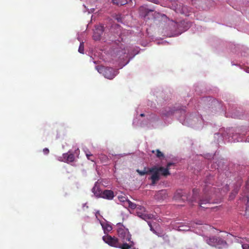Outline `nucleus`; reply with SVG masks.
<instances>
[{"instance_id": "nucleus-31", "label": "nucleus", "mask_w": 249, "mask_h": 249, "mask_svg": "<svg viewBox=\"0 0 249 249\" xmlns=\"http://www.w3.org/2000/svg\"><path fill=\"white\" fill-rule=\"evenodd\" d=\"M189 230V229H180V230H183V231H188Z\"/></svg>"}, {"instance_id": "nucleus-17", "label": "nucleus", "mask_w": 249, "mask_h": 249, "mask_svg": "<svg viewBox=\"0 0 249 249\" xmlns=\"http://www.w3.org/2000/svg\"><path fill=\"white\" fill-rule=\"evenodd\" d=\"M174 113V110L170 108H166L164 111H162V114L165 116H169Z\"/></svg>"}, {"instance_id": "nucleus-10", "label": "nucleus", "mask_w": 249, "mask_h": 249, "mask_svg": "<svg viewBox=\"0 0 249 249\" xmlns=\"http://www.w3.org/2000/svg\"><path fill=\"white\" fill-rule=\"evenodd\" d=\"M75 157L73 154L70 152L63 154L62 157H60L58 160L67 163L73 162L74 160Z\"/></svg>"}, {"instance_id": "nucleus-33", "label": "nucleus", "mask_w": 249, "mask_h": 249, "mask_svg": "<svg viewBox=\"0 0 249 249\" xmlns=\"http://www.w3.org/2000/svg\"><path fill=\"white\" fill-rule=\"evenodd\" d=\"M138 211H139L140 212L143 213V212H142V211H141V210H138Z\"/></svg>"}, {"instance_id": "nucleus-6", "label": "nucleus", "mask_w": 249, "mask_h": 249, "mask_svg": "<svg viewBox=\"0 0 249 249\" xmlns=\"http://www.w3.org/2000/svg\"><path fill=\"white\" fill-rule=\"evenodd\" d=\"M103 241L110 246L118 248L119 247V242L118 239L115 237H112L108 234L103 236L102 237Z\"/></svg>"}, {"instance_id": "nucleus-22", "label": "nucleus", "mask_w": 249, "mask_h": 249, "mask_svg": "<svg viewBox=\"0 0 249 249\" xmlns=\"http://www.w3.org/2000/svg\"><path fill=\"white\" fill-rule=\"evenodd\" d=\"M78 52L81 53H82V54L84 53V45L83 42L80 43L79 48H78Z\"/></svg>"}, {"instance_id": "nucleus-34", "label": "nucleus", "mask_w": 249, "mask_h": 249, "mask_svg": "<svg viewBox=\"0 0 249 249\" xmlns=\"http://www.w3.org/2000/svg\"><path fill=\"white\" fill-rule=\"evenodd\" d=\"M152 152V153H154L155 152V151L153 150Z\"/></svg>"}, {"instance_id": "nucleus-1", "label": "nucleus", "mask_w": 249, "mask_h": 249, "mask_svg": "<svg viewBox=\"0 0 249 249\" xmlns=\"http://www.w3.org/2000/svg\"><path fill=\"white\" fill-rule=\"evenodd\" d=\"M151 172H154V174H152L150 179L152 181V184H155L160 179V172H161V175L166 177L170 175L169 170L163 167H158L156 166L152 167V169L150 171Z\"/></svg>"}, {"instance_id": "nucleus-4", "label": "nucleus", "mask_w": 249, "mask_h": 249, "mask_svg": "<svg viewBox=\"0 0 249 249\" xmlns=\"http://www.w3.org/2000/svg\"><path fill=\"white\" fill-rule=\"evenodd\" d=\"M118 234L119 237L123 240V241H130L131 235L130 234L128 230L123 226H121L118 229Z\"/></svg>"}, {"instance_id": "nucleus-26", "label": "nucleus", "mask_w": 249, "mask_h": 249, "mask_svg": "<svg viewBox=\"0 0 249 249\" xmlns=\"http://www.w3.org/2000/svg\"><path fill=\"white\" fill-rule=\"evenodd\" d=\"M148 223V225H149V226L150 227V230L153 232V233L156 234L157 235H159L158 233L156 232V231L153 229L152 226V224L150 222H147Z\"/></svg>"}, {"instance_id": "nucleus-7", "label": "nucleus", "mask_w": 249, "mask_h": 249, "mask_svg": "<svg viewBox=\"0 0 249 249\" xmlns=\"http://www.w3.org/2000/svg\"><path fill=\"white\" fill-rule=\"evenodd\" d=\"M138 210H141L143 213L137 211L136 212L137 215L147 222H148V220L152 219L154 217L153 214L146 213L145 208L143 206H139L138 207Z\"/></svg>"}, {"instance_id": "nucleus-35", "label": "nucleus", "mask_w": 249, "mask_h": 249, "mask_svg": "<svg viewBox=\"0 0 249 249\" xmlns=\"http://www.w3.org/2000/svg\"><path fill=\"white\" fill-rule=\"evenodd\" d=\"M125 0L128 1V0Z\"/></svg>"}, {"instance_id": "nucleus-28", "label": "nucleus", "mask_w": 249, "mask_h": 249, "mask_svg": "<svg viewBox=\"0 0 249 249\" xmlns=\"http://www.w3.org/2000/svg\"><path fill=\"white\" fill-rule=\"evenodd\" d=\"M43 152L45 155H48L49 153V150L47 148H45L43 150Z\"/></svg>"}, {"instance_id": "nucleus-21", "label": "nucleus", "mask_w": 249, "mask_h": 249, "mask_svg": "<svg viewBox=\"0 0 249 249\" xmlns=\"http://www.w3.org/2000/svg\"><path fill=\"white\" fill-rule=\"evenodd\" d=\"M104 231V232L107 233V232L111 231L112 229V227L109 224H107L105 226L103 227Z\"/></svg>"}, {"instance_id": "nucleus-32", "label": "nucleus", "mask_w": 249, "mask_h": 249, "mask_svg": "<svg viewBox=\"0 0 249 249\" xmlns=\"http://www.w3.org/2000/svg\"><path fill=\"white\" fill-rule=\"evenodd\" d=\"M140 116H141V117H143V116H144V114H143V113H142V114H141Z\"/></svg>"}, {"instance_id": "nucleus-19", "label": "nucleus", "mask_w": 249, "mask_h": 249, "mask_svg": "<svg viewBox=\"0 0 249 249\" xmlns=\"http://www.w3.org/2000/svg\"><path fill=\"white\" fill-rule=\"evenodd\" d=\"M112 3L118 6H122L127 3V1L125 0H112Z\"/></svg>"}, {"instance_id": "nucleus-13", "label": "nucleus", "mask_w": 249, "mask_h": 249, "mask_svg": "<svg viewBox=\"0 0 249 249\" xmlns=\"http://www.w3.org/2000/svg\"><path fill=\"white\" fill-rule=\"evenodd\" d=\"M92 192L97 197H100L103 191L100 189L99 184L96 182L92 189Z\"/></svg>"}, {"instance_id": "nucleus-23", "label": "nucleus", "mask_w": 249, "mask_h": 249, "mask_svg": "<svg viewBox=\"0 0 249 249\" xmlns=\"http://www.w3.org/2000/svg\"><path fill=\"white\" fill-rule=\"evenodd\" d=\"M156 156L157 158L161 159V158H164L163 154L160 152L159 149L156 150Z\"/></svg>"}, {"instance_id": "nucleus-9", "label": "nucleus", "mask_w": 249, "mask_h": 249, "mask_svg": "<svg viewBox=\"0 0 249 249\" xmlns=\"http://www.w3.org/2000/svg\"><path fill=\"white\" fill-rule=\"evenodd\" d=\"M104 26L102 25L96 26L94 30L93 38L95 40L100 39L102 35L104 32Z\"/></svg>"}, {"instance_id": "nucleus-16", "label": "nucleus", "mask_w": 249, "mask_h": 249, "mask_svg": "<svg viewBox=\"0 0 249 249\" xmlns=\"http://www.w3.org/2000/svg\"><path fill=\"white\" fill-rule=\"evenodd\" d=\"M125 203L127 204L128 207L131 209H136V212L138 211V207L139 205H137L135 203L131 202L129 200H126Z\"/></svg>"}, {"instance_id": "nucleus-18", "label": "nucleus", "mask_w": 249, "mask_h": 249, "mask_svg": "<svg viewBox=\"0 0 249 249\" xmlns=\"http://www.w3.org/2000/svg\"><path fill=\"white\" fill-rule=\"evenodd\" d=\"M98 158L102 163L106 164H107L108 163L109 159L107 156H106V155L101 154L99 156Z\"/></svg>"}, {"instance_id": "nucleus-15", "label": "nucleus", "mask_w": 249, "mask_h": 249, "mask_svg": "<svg viewBox=\"0 0 249 249\" xmlns=\"http://www.w3.org/2000/svg\"><path fill=\"white\" fill-rule=\"evenodd\" d=\"M152 169V168H148L144 167V169L142 171H141L139 169L137 170V172L139 173V174L141 176H143L144 175H147L149 174H154V172H151V170Z\"/></svg>"}, {"instance_id": "nucleus-2", "label": "nucleus", "mask_w": 249, "mask_h": 249, "mask_svg": "<svg viewBox=\"0 0 249 249\" xmlns=\"http://www.w3.org/2000/svg\"><path fill=\"white\" fill-rule=\"evenodd\" d=\"M213 188H212L209 187L207 184L205 185V187L204 188V197L200 199L199 205L200 207L207 209L209 207L207 206H203L202 205H206L207 204L210 203V199L211 198V196L210 195L212 192H213L214 190Z\"/></svg>"}, {"instance_id": "nucleus-27", "label": "nucleus", "mask_w": 249, "mask_h": 249, "mask_svg": "<svg viewBox=\"0 0 249 249\" xmlns=\"http://www.w3.org/2000/svg\"><path fill=\"white\" fill-rule=\"evenodd\" d=\"M248 198V201L247 203V207L246 209V214H249V197L247 196Z\"/></svg>"}, {"instance_id": "nucleus-14", "label": "nucleus", "mask_w": 249, "mask_h": 249, "mask_svg": "<svg viewBox=\"0 0 249 249\" xmlns=\"http://www.w3.org/2000/svg\"><path fill=\"white\" fill-rule=\"evenodd\" d=\"M129 243L127 244L126 243H123V244H121L119 242V247H118L117 248H120L121 249H130L134 245V243L133 241L130 240V241H128Z\"/></svg>"}, {"instance_id": "nucleus-3", "label": "nucleus", "mask_w": 249, "mask_h": 249, "mask_svg": "<svg viewBox=\"0 0 249 249\" xmlns=\"http://www.w3.org/2000/svg\"><path fill=\"white\" fill-rule=\"evenodd\" d=\"M96 69L100 73H103L105 77L109 79H113L116 75V71L112 68L98 66Z\"/></svg>"}, {"instance_id": "nucleus-11", "label": "nucleus", "mask_w": 249, "mask_h": 249, "mask_svg": "<svg viewBox=\"0 0 249 249\" xmlns=\"http://www.w3.org/2000/svg\"><path fill=\"white\" fill-rule=\"evenodd\" d=\"M156 199L162 200L166 199L167 197V191L166 190H160L156 192L154 196Z\"/></svg>"}, {"instance_id": "nucleus-8", "label": "nucleus", "mask_w": 249, "mask_h": 249, "mask_svg": "<svg viewBox=\"0 0 249 249\" xmlns=\"http://www.w3.org/2000/svg\"><path fill=\"white\" fill-rule=\"evenodd\" d=\"M206 242L211 246L216 247L218 245H222L224 241L220 237L213 236L207 238Z\"/></svg>"}, {"instance_id": "nucleus-5", "label": "nucleus", "mask_w": 249, "mask_h": 249, "mask_svg": "<svg viewBox=\"0 0 249 249\" xmlns=\"http://www.w3.org/2000/svg\"><path fill=\"white\" fill-rule=\"evenodd\" d=\"M198 194V191L197 189H194L193 190V196L192 199L189 198L188 197H186L183 195V192L182 190H178L175 193L174 197L176 199H182L184 200V199L182 198L183 197H186V199L189 201H191L192 202L195 201L196 200V196Z\"/></svg>"}, {"instance_id": "nucleus-30", "label": "nucleus", "mask_w": 249, "mask_h": 249, "mask_svg": "<svg viewBox=\"0 0 249 249\" xmlns=\"http://www.w3.org/2000/svg\"><path fill=\"white\" fill-rule=\"evenodd\" d=\"M174 163H172V162H169L167 164V165H166V168H168L169 170L170 169V167L172 165H174Z\"/></svg>"}, {"instance_id": "nucleus-29", "label": "nucleus", "mask_w": 249, "mask_h": 249, "mask_svg": "<svg viewBox=\"0 0 249 249\" xmlns=\"http://www.w3.org/2000/svg\"><path fill=\"white\" fill-rule=\"evenodd\" d=\"M242 247L243 249H249V245L248 244H243Z\"/></svg>"}, {"instance_id": "nucleus-25", "label": "nucleus", "mask_w": 249, "mask_h": 249, "mask_svg": "<svg viewBox=\"0 0 249 249\" xmlns=\"http://www.w3.org/2000/svg\"><path fill=\"white\" fill-rule=\"evenodd\" d=\"M86 156L88 160H91V161L94 162V158L93 157V155L90 154H86Z\"/></svg>"}, {"instance_id": "nucleus-24", "label": "nucleus", "mask_w": 249, "mask_h": 249, "mask_svg": "<svg viewBox=\"0 0 249 249\" xmlns=\"http://www.w3.org/2000/svg\"><path fill=\"white\" fill-rule=\"evenodd\" d=\"M239 187H237L236 188V189H235L233 191V192L231 193V195L230 196V197L231 198H232V196H233V197H234V196L238 193V191L239 190Z\"/></svg>"}, {"instance_id": "nucleus-20", "label": "nucleus", "mask_w": 249, "mask_h": 249, "mask_svg": "<svg viewBox=\"0 0 249 249\" xmlns=\"http://www.w3.org/2000/svg\"><path fill=\"white\" fill-rule=\"evenodd\" d=\"M189 10L188 9V8L187 6L183 5L182 7L181 10L180 12L182 14L185 15V16H189Z\"/></svg>"}, {"instance_id": "nucleus-12", "label": "nucleus", "mask_w": 249, "mask_h": 249, "mask_svg": "<svg viewBox=\"0 0 249 249\" xmlns=\"http://www.w3.org/2000/svg\"><path fill=\"white\" fill-rule=\"evenodd\" d=\"M114 197V192L110 190H105L103 191L100 197L108 200L112 199Z\"/></svg>"}]
</instances>
